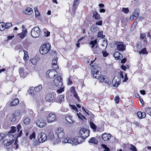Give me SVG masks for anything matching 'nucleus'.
<instances>
[{"instance_id":"f257e3e1","label":"nucleus","mask_w":151,"mask_h":151,"mask_svg":"<svg viewBox=\"0 0 151 151\" xmlns=\"http://www.w3.org/2000/svg\"><path fill=\"white\" fill-rule=\"evenodd\" d=\"M100 68L97 66L95 67L93 66L92 69V73L94 78L98 79L99 81L101 82H105L108 85L111 84V82L109 81L106 76L101 75V73L99 72Z\"/></svg>"},{"instance_id":"f03ea898","label":"nucleus","mask_w":151,"mask_h":151,"mask_svg":"<svg viewBox=\"0 0 151 151\" xmlns=\"http://www.w3.org/2000/svg\"><path fill=\"white\" fill-rule=\"evenodd\" d=\"M83 140V139L80 137H76L74 138H67L64 139L63 142L64 143H70L73 145H76L78 144L81 143Z\"/></svg>"},{"instance_id":"7ed1b4c3","label":"nucleus","mask_w":151,"mask_h":151,"mask_svg":"<svg viewBox=\"0 0 151 151\" xmlns=\"http://www.w3.org/2000/svg\"><path fill=\"white\" fill-rule=\"evenodd\" d=\"M63 131V129L61 127L58 128L56 129L55 134L57 135L58 139L54 141V144H58L61 141L60 139L63 137L65 135Z\"/></svg>"},{"instance_id":"20e7f679","label":"nucleus","mask_w":151,"mask_h":151,"mask_svg":"<svg viewBox=\"0 0 151 151\" xmlns=\"http://www.w3.org/2000/svg\"><path fill=\"white\" fill-rule=\"evenodd\" d=\"M50 45L49 43L44 44L42 45L40 48V52L43 55L47 53L50 50Z\"/></svg>"},{"instance_id":"39448f33","label":"nucleus","mask_w":151,"mask_h":151,"mask_svg":"<svg viewBox=\"0 0 151 151\" xmlns=\"http://www.w3.org/2000/svg\"><path fill=\"white\" fill-rule=\"evenodd\" d=\"M90 44L91 46V50L94 53H97L99 49L97 44V41L96 40L92 41L90 42Z\"/></svg>"},{"instance_id":"423d86ee","label":"nucleus","mask_w":151,"mask_h":151,"mask_svg":"<svg viewBox=\"0 0 151 151\" xmlns=\"http://www.w3.org/2000/svg\"><path fill=\"white\" fill-rule=\"evenodd\" d=\"M46 118L47 122L50 123L54 122L55 120L56 117L55 114L49 112L47 113Z\"/></svg>"},{"instance_id":"0eeeda50","label":"nucleus","mask_w":151,"mask_h":151,"mask_svg":"<svg viewBox=\"0 0 151 151\" xmlns=\"http://www.w3.org/2000/svg\"><path fill=\"white\" fill-rule=\"evenodd\" d=\"M41 31L38 27H34L31 32V36L35 38L38 37L40 35Z\"/></svg>"},{"instance_id":"6e6552de","label":"nucleus","mask_w":151,"mask_h":151,"mask_svg":"<svg viewBox=\"0 0 151 151\" xmlns=\"http://www.w3.org/2000/svg\"><path fill=\"white\" fill-rule=\"evenodd\" d=\"M62 78L60 76H58L54 79V85L58 88H61L63 85L62 82Z\"/></svg>"},{"instance_id":"1a4fd4ad","label":"nucleus","mask_w":151,"mask_h":151,"mask_svg":"<svg viewBox=\"0 0 151 151\" xmlns=\"http://www.w3.org/2000/svg\"><path fill=\"white\" fill-rule=\"evenodd\" d=\"M79 134L81 138L83 139L87 137L89 135V131L86 129H82L79 131Z\"/></svg>"},{"instance_id":"9d476101","label":"nucleus","mask_w":151,"mask_h":151,"mask_svg":"<svg viewBox=\"0 0 151 151\" xmlns=\"http://www.w3.org/2000/svg\"><path fill=\"white\" fill-rule=\"evenodd\" d=\"M37 138L40 143H43L47 140V135L44 132L39 133L38 135Z\"/></svg>"},{"instance_id":"9b49d317","label":"nucleus","mask_w":151,"mask_h":151,"mask_svg":"<svg viewBox=\"0 0 151 151\" xmlns=\"http://www.w3.org/2000/svg\"><path fill=\"white\" fill-rule=\"evenodd\" d=\"M54 69L50 70L47 71L46 76L47 78H52L57 74V72Z\"/></svg>"},{"instance_id":"f8f14e48","label":"nucleus","mask_w":151,"mask_h":151,"mask_svg":"<svg viewBox=\"0 0 151 151\" xmlns=\"http://www.w3.org/2000/svg\"><path fill=\"white\" fill-rule=\"evenodd\" d=\"M36 124L37 127L40 128H42L47 125L45 120L42 119L37 120L36 122Z\"/></svg>"},{"instance_id":"ddd939ff","label":"nucleus","mask_w":151,"mask_h":151,"mask_svg":"<svg viewBox=\"0 0 151 151\" xmlns=\"http://www.w3.org/2000/svg\"><path fill=\"white\" fill-rule=\"evenodd\" d=\"M55 98L54 94L52 93H47L45 97V99L46 101H52Z\"/></svg>"},{"instance_id":"4468645a","label":"nucleus","mask_w":151,"mask_h":151,"mask_svg":"<svg viewBox=\"0 0 151 151\" xmlns=\"http://www.w3.org/2000/svg\"><path fill=\"white\" fill-rule=\"evenodd\" d=\"M116 47L118 50L123 51L125 50L126 46L122 42H119L117 43Z\"/></svg>"},{"instance_id":"2eb2a0df","label":"nucleus","mask_w":151,"mask_h":151,"mask_svg":"<svg viewBox=\"0 0 151 151\" xmlns=\"http://www.w3.org/2000/svg\"><path fill=\"white\" fill-rule=\"evenodd\" d=\"M19 75L21 77L24 78L27 74V73L23 68H20L19 70Z\"/></svg>"},{"instance_id":"dca6fc26","label":"nucleus","mask_w":151,"mask_h":151,"mask_svg":"<svg viewBox=\"0 0 151 151\" xmlns=\"http://www.w3.org/2000/svg\"><path fill=\"white\" fill-rule=\"evenodd\" d=\"M119 81V78L114 77L112 82L113 86L117 87L120 84Z\"/></svg>"},{"instance_id":"f3484780","label":"nucleus","mask_w":151,"mask_h":151,"mask_svg":"<svg viewBox=\"0 0 151 151\" xmlns=\"http://www.w3.org/2000/svg\"><path fill=\"white\" fill-rule=\"evenodd\" d=\"M57 57H55L53 58L52 62V67L54 69H56L58 68V67L57 64Z\"/></svg>"},{"instance_id":"a211bd4d","label":"nucleus","mask_w":151,"mask_h":151,"mask_svg":"<svg viewBox=\"0 0 151 151\" xmlns=\"http://www.w3.org/2000/svg\"><path fill=\"white\" fill-rule=\"evenodd\" d=\"M27 32V30L25 29L24 28L22 30V32L18 34L17 35L20 38L22 39L25 37Z\"/></svg>"},{"instance_id":"6ab92c4d","label":"nucleus","mask_w":151,"mask_h":151,"mask_svg":"<svg viewBox=\"0 0 151 151\" xmlns=\"http://www.w3.org/2000/svg\"><path fill=\"white\" fill-rule=\"evenodd\" d=\"M21 114V112L19 111H16L13 114V118L12 119H11V121L12 122H14L16 120L15 117L18 116Z\"/></svg>"},{"instance_id":"aec40b11","label":"nucleus","mask_w":151,"mask_h":151,"mask_svg":"<svg viewBox=\"0 0 151 151\" xmlns=\"http://www.w3.org/2000/svg\"><path fill=\"white\" fill-rule=\"evenodd\" d=\"M33 12L32 9L30 7L26 8L23 11L24 13L27 15H30L32 14Z\"/></svg>"},{"instance_id":"412c9836","label":"nucleus","mask_w":151,"mask_h":151,"mask_svg":"<svg viewBox=\"0 0 151 151\" xmlns=\"http://www.w3.org/2000/svg\"><path fill=\"white\" fill-rule=\"evenodd\" d=\"M111 137V134H107L104 133L102 134V139L104 141H107L109 140Z\"/></svg>"},{"instance_id":"4be33fe9","label":"nucleus","mask_w":151,"mask_h":151,"mask_svg":"<svg viewBox=\"0 0 151 151\" xmlns=\"http://www.w3.org/2000/svg\"><path fill=\"white\" fill-rule=\"evenodd\" d=\"M17 130V128L14 127H11V130L8 133V134L7 136L8 137H10L11 136H13V135H11V133H13L15 132Z\"/></svg>"},{"instance_id":"5701e85b","label":"nucleus","mask_w":151,"mask_h":151,"mask_svg":"<svg viewBox=\"0 0 151 151\" xmlns=\"http://www.w3.org/2000/svg\"><path fill=\"white\" fill-rule=\"evenodd\" d=\"M15 137L14 139H12V140L9 139V140H4V143L5 145L6 146H9L12 144L14 142L15 140Z\"/></svg>"},{"instance_id":"b1692460","label":"nucleus","mask_w":151,"mask_h":151,"mask_svg":"<svg viewBox=\"0 0 151 151\" xmlns=\"http://www.w3.org/2000/svg\"><path fill=\"white\" fill-rule=\"evenodd\" d=\"M88 142L95 145H97L98 143V140L95 137H93L89 139Z\"/></svg>"},{"instance_id":"393cba45","label":"nucleus","mask_w":151,"mask_h":151,"mask_svg":"<svg viewBox=\"0 0 151 151\" xmlns=\"http://www.w3.org/2000/svg\"><path fill=\"white\" fill-rule=\"evenodd\" d=\"M17 132L18 133L17 134V137H20L21 135H22V130H20L21 128V125L20 124H19L17 125Z\"/></svg>"},{"instance_id":"a878e982","label":"nucleus","mask_w":151,"mask_h":151,"mask_svg":"<svg viewBox=\"0 0 151 151\" xmlns=\"http://www.w3.org/2000/svg\"><path fill=\"white\" fill-rule=\"evenodd\" d=\"M35 91L37 93L40 92L42 89V86L41 84L39 85L38 86L35 87L34 88Z\"/></svg>"},{"instance_id":"bb28decb","label":"nucleus","mask_w":151,"mask_h":151,"mask_svg":"<svg viewBox=\"0 0 151 151\" xmlns=\"http://www.w3.org/2000/svg\"><path fill=\"white\" fill-rule=\"evenodd\" d=\"M137 115L139 118L142 119L145 117L146 116V113L145 112H141L140 111H139L137 112Z\"/></svg>"},{"instance_id":"cd10ccee","label":"nucleus","mask_w":151,"mask_h":151,"mask_svg":"<svg viewBox=\"0 0 151 151\" xmlns=\"http://www.w3.org/2000/svg\"><path fill=\"white\" fill-rule=\"evenodd\" d=\"M146 35L145 33H142L140 34V38L142 39H144V45L145 46L146 45L147 42V40H146V39L145 38L146 37Z\"/></svg>"},{"instance_id":"c85d7f7f","label":"nucleus","mask_w":151,"mask_h":151,"mask_svg":"<svg viewBox=\"0 0 151 151\" xmlns=\"http://www.w3.org/2000/svg\"><path fill=\"white\" fill-rule=\"evenodd\" d=\"M19 103V99H15L12 101L10 104V105L11 106H15L18 104Z\"/></svg>"},{"instance_id":"c756f323","label":"nucleus","mask_w":151,"mask_h":151,"mask_svg":"<svg viewBox=\"0 0 151 151\" xmlns=\"http://www.w3.org/2000/svg\"><path fill=\"white\" fill-rule=\"evenodd\" d=\"M34 90V88L33 87H31L29 88L28 91L29 94L32 96H34L35 95Z\"/></svg>"},{"instance_id":"7c9ffc66","label":"nucleus","mask_w":151,"mask_h":151,"mask_svg":"<svg viewBox=\"0 0 151 151\" xmlns=\"http://www.w3.org/2000/svg\"><path fill=\"white\" fill-rule=\"evenodd\" d=\"M65 119L66 121L69 123H72L73 122L72 119V117L70 115H66L65 117Z\"/></svg>"},{"instance_id":"2f4dec72","label":"nucleus","mask_w":151,"mask_h":151,"mask_svg":"<svg viewBox=\"0 0 151 151\" xmlns=\"http://www.w3.org/2000/svg\"><path fill=\"white\" fill-rule=\"evenodd\" d=\"M48 137L49 139L53 140L54 139V135L53 133L50 132L48 135Z\"/></svg>"},{"instance_id":"473e14b6","label":"nucleus","mask_w":151,"mask_h":151,"mask_svg":"<svg viewBox=\"0 0 151 151\" xmlns=\"http://www.w3.org/2000/svg\"><path fill=\"white\" fill-rule=\"evenodd\" d=\"M93 17L96 19H99L100 18V15L96 11L94 12Z\"/></svg>"},{"instance_id":"72a5a7b5","label":"nucleus","mask_w":151,"mask_h":151,"mask_svg":"<svg viewBox=\"0 0 151 151\" xmlns=\"http://www.w3.org/2000/svg\"><path fill=\"white\" fill-rule=\"evenodd\" d=\"M24 56L23 57V59L24 60L27 61L29 59V57L28 55L27 51L24 50Z\"/></svg>"},{"instance_id":"f704fd0d","label":"nucleus","mask_w":151,"mask_h":151,"mask_svg":"<svg viewBox=\"0 0 151 151\" xmlns=\"http://www.w3.org/2000/svg\"><path fill=\"white\" fill-rule=\"evenodd\" d=\"M89 123L91 128L93 129V131H95L96 128V125L91 121H90Z\"/></svg>"},{"instance_id":"c9c22d12","label":"nucleus","mask_w":151,"mask_h":151,"mask_svg":"<svg viewBox=\"0 0 151 151\" xmlns=\"http://www.w3.org/2000/svg\"><path fill=\"white\" fill-rule=\"evenodd\" d=\"M64 100V96L60 95L58 99L57 102L59 103H61Z\"/></svg>"},{"instance_id":"e433bc0d","label":"nucleus","mask_w":151,"mask_h":151,"mask_svg":"<svg viewBox=\"0 0 151 151\" xmlns=\"http://www.w3.org/2000/svg\"><path fill=\"white\" fill-rule=\"evenodd\" d=\"M139 11L138 10H135L132 15L135 17V19H137L139 17Z\"/></svg>"},{"instance_id":"4c0bfd02","label":"nucleus","mask_w":151,"mask_h":151,"mask_svg":"<svg viewBox=\"0 0 151 151\" xmlns=\"http://www.w3.org/2000/svg\"><path fill=\"white\" fill-rule=\"evenodd\" d=\"M5 29V23L3 22L0 23V30L1 31L4 30Z\"/></svg>"},{"instance_id":"58836bf2","label":"nucleus","mask_w":151,"mask_h":151,"mask_svg":"<svg viewBox=\"0 0 151 151\" xmlns=\"http://www.w3.org/2000/svg\"><path fill=\"white\" fill-rule=\"evenodd\" d=\"M67 84L69 86H71L73 84L72 78L71 77H69L67 79Z\"/></svg>"},{"instance_id":"ea45409f","label":"nucleus","mask_w":151,"mask_h":151,"mask_svg":"<svg viewBox=\"0 0 151 151\" xmlns=\"http://www.w3.org/2000/svg\"><path fill=\"white\" fill-rule=\"evenodd\" d=\"M30 122V119L28 117L26 118L23 121L24 124L25 125H28L29 124Z\"/></svg>"},{"instance_id":"a19ab883","label":"nucleus","mask_w":151,"mask_h":151,"mask_svg":"<svg viewBox=\"0 0 151 151\" xmlns=\"http://www.w3.org/2000/svg\"><path fill=\"white\" fill-rule=\"evenodd\" d=\"M34 10L35 13V17H38L40 15V13L39 11H38L37 8L35 7L34 8Z\"/></svg>"},{"instance_id":"79ce46f5","label":"nucleus","mask_w":151,"mask_h":151,"mask_svg":"<svg viewBox=\"0 0 151 151\" xmlns=\"http://www.w3.org/2000/svg\"><path fill=\"white\" fill-rule=\"evenodd\" d=\"M30 61L33 65H35L37 63V60L35 58L31 59Z\"/></svg>"},{"instance_id":"37998d69","label":"nucleus","mask_w":151,"mask_h":151,"mask_svg":"<svg viewBox=\"0 0 151 151\" xmlns=\"http://www.w3.org/2000/svg\"><path fill=\"white\" fill-rule=\"evenodd\" d=\"M139 53L140 54H147V52L146 51V49L145 48H143L142 50L141 51L139 52Z\"/></svg>"},{"instance_id":"c03bdc74","label":"nucleus","mask_w":151,"mask_h":151,"mask_svg":"<svg viewBox=\"0 0 151 151\" xmlns=\"http://www.w3.org/2000/svg\"><path fill=\"white\" fill-rule=\"evenodd\" d=\"M78 3V0H74L73 6V7L74 8H76Z\"/></svg>"},{"instance_id":"a18cd8bd","label":"nucleus","mask_w":151,"mask_h":151,"mask_svg":"<svg viewBox=\"0 0 151 151\" xmlns=\"http://www.w3.org/2000/svg\"><path fill=\"white\" fill-rule=\"evenodd\" d=\"M146 112L151 116V108H147L145 109Z\"/></svg>"},{"instance_id":"49530a36","label":"nucleus","mask_w":151,"mask_h":151,"mask_svg":"<svg viewBox=\"0 0 151 151\" xmlns=\"http://www.w3.org/2000/svg\"><path fill=\"white\" fill-rule=\"evenodd\" d=\"M130 149L132 151H137V149L136 147L133 145H131Z\"/></svg>"},{"instance_id":"de8ad7c7","label":"nucleus","mask_w":151,"mask_h":151,"mask_svg":"<svg viewBox=\"0 0 151 151\" xmlns=\"http://www.w3.org/2000/svg\"><path fill=\"white\" fill-rule=\"evenodd\" d=\"M35 137V132H33L29 136V139H34Z\"/></svg>"},{"instance_id":"09e8293b","label":"nucleus","mask_w":151,"mask_h":151,"mask_svg":"<svg viewBox=\"0 0 151 151\" xmlns=\"http://www.w3.org/2000/svg\"><path fill=\"white\" fill-rule=\"evenodd\" d=\"M12 25V24L11 23H6L5 24V29H8L10 27H11Z\"/></svg>"},{"instance_id":"8fccbe9b","label":"nucleus","mask_w":151,"mask_h":151,"mask_svg":"<svg viewBox=\"0 0 151 151\" xmlns=\"http://www.w3.org/2000/svg\"><path fill=\"white\" fill-rule=\"evenodd\" d=\"M119 53L118 52H116L114 53V56L116 60H118L119 59Z\"/></svg>"},{"instance_id":"3c124183","label":"nucleus","mask_w":151,"mask_h":151,"mask_svg":"<svg viewBox=\"0 0 151 151\" xmlns=\"http://www.w3.org/2000/svg\"><path fill=\"white\" fill-rule=\"evenodd\" d=\"M122 12H124L125 14H127L129 12V10L128 8H123L122 9Z\"/></svg>"},{"instance_id":"603ef678","label":"nucleus","mask_w":151,"mask_h":151,"mask_svg":"<svg viewBox=\"0 0 151 151\" xmlns=\"http://www.w3.org/2000/svg\"><path fill=\"white\" fill-rule=\"evenodd\" d=\"M7 136H5L4 134H0V141L2 139H4L5 137H7Z\"/></svg>"},{"instance_id":"864d4df0","label":"nucleus","mask_w":151,"mask_h":151,"mask_svg":"<svg viewBox=\"0 0 151 151\" xmlns=\"http://www.w3.org/2000/svg\"><path fill=\"white\" fill-rule=\"evenodd\" d=\"M102 147L104 149V151H110L109 149L105 145H102Z\"/></svg>"},{"instance_id":"5fc2aeb1","label":"nucleus","mask_w":151,"mask_h":151,"mask_svg":"<svg viewBox=\"0 0 151 151\" xmlns=\"http://www.w3.org/2000/svg\"><path fill=\"white\" fill-rule=\"evenodd\" d=\"M70 106L71 107V109L75 110L77 112H78L77 108L74 105H71V104H70Z\"/></svg>"},{"instance_id":"6e6d98bb","label":"nucleus","mask_w":151,"mask_h":151,"mask_svg":"<svg viewBox=\"0 0 151 151\" xmlns=\"http://www.w3.org/2000/svg\"><path fill=\"white\" fill-rule=\"evenodd\" d=\"M64 91V89L63 88H60L58 89L57 91V92L59 94L62 93Z\"/></svg>"},{"instance_id":"4d7b16f0","label":"nucleus","mask_w":151,"mask_h":151,"mask_svg":"<svg viewBox=\"0 0 151 151\" xmlns=\"http://www.w3.org/2000/svg\"><path fill=\"white\" fill-rule=\"evenodd\" d=\"M98 37H104L103 35V32H98Z\"/></svg>"},{"instance_id":"13d9d810","label":"nucleus","mask_w":151,"mask_h":151,"mask_svg":"<svg viewBox=\"0 0 151 151\" xmlns=\"http://www.w3.org/2000/svg\"><path fill=\"white\" fill-rule=\"evenodd\" d=\"M77 115L78 116L79 119H83V118L84 119L85 118V117L84 116L81 115V114L80 113H77Z\"/></svg>"},{"instance_id":"bf43d9fd","label":"nucleus","mask_w":151,"mask_h":151,"mask_svg":"<svg viewBox=\"0 0 151 151\" xmlns=\"http://www.w3.org/2000/svg\"><path fill=\"white\" fill-rule=\"evenodd\" d=\"M40 143L38 140H35L34 141L33 144L34 146H36L39 144Z\"/></svg>"},{"instance_id":"052dcab7","label":"nucleus","mask_w":151,"mask_h":151,"mask_svg":"<svg viewBox=\"0 0 151 151\" xmlns=\"http://www.w3.org/2000/svg\"><path fill=\"white\" fill-rule=\"evenodd\" d=\"M73 94V96H74V97L78 101H80V99H79L78 97V96L77 95V94L76 93H74V94Z\"/></svg>"},{"instance_id":"680f3d73","label":"nucleus","mask_w":151,"mask_h":151,"mask_svg":"<svg viewBox=\"0 0 151 151\" xmlns=\"http://www.w3.org/2000/svg\"><path fill=\"white\" fill-rule=\"evenodd\" d=\"M70 92H71L73 93V94L74 93H76L75 88L74 87H72L70 88Z\"/></svg>"},{"instance_id":"e2e57ef3","label":"nucleus","mask_w":151,"mask_h":151,"mask_svg":"<svg viewBox=\"0 0 151 151\" xmlns=\"http://www.w3.org/2000/svg\"><path fill=\"white\" fill-rule=\"evenodd\" d=\"M119 98L118 96H117L115 97L114 100L116 103H119Z\"/></svg>"},{"instance_id":"0e129e2a","label":"nucleus","mask_w":151,"mask_h":151,"mask_svg":"<svg viewBox=\"0 0 151 151\" xmlns=\"http://www.w3.org/2000/svg\"><path fill=\"white\" fill-rule=\"evenodd\" d=\"M103 56L104 57H106L108 55V54L105 51H103L102 52Z\"/></svg>"},{"instance_id":"69168bd1","label":"nucleus","mask_w":151,"mask_h":151,"mask_svg":"<svg viewBox=\"0 0 151 151\" xmlns=\"http://www.w3.org/2000/svg\"><path fill=\"white\" fill-rule=\"evenodd\" d=\"M137 22L136 21L134 22L133 24L132 25V27H133L134 29L135 28V27L137 25Z\"/></svg>"},{"instance_id":"338daca9","label":"nucleus","mask_w":151,"mask_h":151,"mask_svg":"<svg viewBox=\"0 0 151 151\" xmlns=\"http://www.w3.org/2000/svg\"><path fill=\"white\" fill-rule=\"evenodd\" d=\"M14 35H12V36H9L8 37V38L7 39V40L8 41L10 40H11L12 39L13 37H14Z\"/></svg>"},{"instance_id":"774afa93","label":"nucleus","mask_w":151,"mask_h":151,"mask_svg":"<svg viewBox=\"0 0 151 151\" xmlns=\"http://www.w3.org/2000/svg\"><path fill=\"white\" fill-rule=\"evenodd\" d=\"M128 78L127 76V74H126L124 76V78L123 82H126L128 80Z\"/></svg>"}]
</instances>
